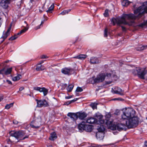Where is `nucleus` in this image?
I'll return each mask as SVG.
<instances>
[{"instance_id":"37","label":"nucleus","mask_w":147,"mask_h":147,"mask_svg":"<svg viewBox=\"0 0 147 147\" xmlns=\"http://www.w3.org/2000/svg\"><path fill=\"white\" fill-rule=\"evenodd\" d=\"M13 105V103H11L5 106V108L6 109H9Z\"/></svg>"},{"instance_id":"44","label":"nucleus","mask_w":147,"mask_h":147,"mask_svg":"<svg viewBox=\"0 0 147 147\" xmlns=\"http://www.w3.org/2000/svg\"><path fill=\"white\" fill-rule=\"evenodd\" d=\"M120 113V111L118 110H116L115 112L114 113V114L116 115H118Z\"/></svg>"},{"instance_id":"52","label":"nucleus","mask_w":147,"mask_h":147,"mask_svg":"<svg viewBox=\"0 0 147 147\" xmlns=\"http://www.w3.org/2000/svg\"><path fill=\"white\" fill-rule=\"evenodd\" d=\"M13 122V123L16 124L18 123V122L16 120H14Z\"/></svg>"},{"instance_id":"54","label":"nucleus","mask_w":147,"mask_h":147,"mask_svg":"<svg viewBox=\"0 0 147 147\" xmlns=\"http://www.w3.org/2000/svg\"><path fill=\"white\" fill-rule=\"evenodd\" d=\"M106 117L107 118H110L111 117V114H108V115H107Z\"/></svg>"},{"instance_id":"17","label":"nucleus","mask_w":147,"mask_h":147,"mask_svg":"<svg viewBox=\"0 0 147 147\" xmlns=\"http://www.w3.org/2000/svg\"><path fill=\"white\" fill-rule=\"evenodd\" d=\"M86 123V122L84 121H82L81 123L78 124V127L79 130L80 131H82L84 130Z\"/></svg>"},{"instance_id":"24","label":"nucleus","mask_w":147,"mask_h":147,"mask_svg":"<svg viewBox=\"0 0 147 147\" xmlns=\"http://www.w3.org/2000/svg\"><path fill=\"white\" fill-rule=\"evenodd\" d=\"M45 69V67L40 64H38L37 65L36 69L37 71L43 70Z\"/></svg>"},{"instance_id":"46","label":"nucleus","mask_w":147,"mask_h":147,"mask_svg":"<svg viewBox=\"0 0 147 147\" xmlns=\"http://www.w3.org/2000/svg\"><path fill=\"white\" fill-rule=\"evenodd\" d=\"M101 146L98 145H92L90 147H101Z\"/></svg>"},{"instance_id":"39","label":"nucleus","mask_w":147,"mask_h":147,"mask_svg":"<svg viewBox=\"0 0 147 147\" xmlns=\"http://www.w3.org/2000/svg\"><path fill=\"white\" fill-rule=\"evenodd\" d=\"M83 90L82 88L80 87H78L76 90V91L77 92H80L82 91Z\"/></svg>"},{"instance_id":"57","label":"nucleus","mask_w":147,"mask_h":147,"mask_svg":"<svg viewBox=\"0 0 147 147\" xmlns=\"http://www.w3.org/2000/svg\"><path fill=\"white\" fill-rule=\"evenodd\" d=\"M2 24V21L1 20V18H0V27Z\"/></svg>"},{"instance_id":"27","label":"nucleus","mask_w":147,"mask_h":147,"mask_svg":"<svg viewBox=\"0 0 147 147\" xmlns=\"http://www.w3.org/2000/svg\"><path fill=\"white\" fill-rule=\"evenodd\" d=\"M28 28V27H25L24 29L21 30L20 32L17 33V35H18L19 36H20L21 35L25 33L27 31Z\"/></svg>"},{"instance_id":"40","label":"nucleus","mask_w":147,"mask_h":147,"mask_svg":"<svg viewBox=\"0 0 147 147\" xmlns=\"http://www.w3.org/2000/svg\"><path fill=\"white\" fill-rule=\"evenodd\" d=\"M108 11H109V10L108 9H106L105 10V12L104 13V15L105 17H107L108 16H109Z\"/></svg>"},{"instance_id":"6","label":"nucleus","mask_w":147,"mask_h":147,"mask_svg":"<svg viewBox=\"0 0 147 147\" xmlns=\"http://www.w3.org/2000/svg\"><path fill=\"white\" fill-rule=\"evenodd\" d=\"M135 114V111L132 108H128L126 109L125 112L121 115V119H127L133 117Z\"/></svg>"},{"instance_id":"58","label":"nucleus","mask_w":147,"mask_h":147,"mask_svg":"<svg viewBox=\"0 0 147 147\" xmlns=\"http://www.w3.org/2000/svg\"><path fill=\"white\" fill-rule=\"evenodd\" d=\"M78 100V99L77 98H75L74 99V102L75 101L77 100Z\"/></svg>"},{"instance_id":"29","label":"nucleus","mask_w":147,"mask_h":147,"mask_svg":"<svg viewBox=\"0 0 147 147\" xmlns=\"http://www.w3.org/2000/svg\"><path fill=\"white\" fill-rule=\"evenodd\" d=\"M21 77V75L20 74L18 75L17 76H15L12 78L13 80L14 81H17L19 80Z\"/></svg>"},{"instance_id":"62","label":"nucleus","mask_w":147,"mask_h":147,"mask_svg":"<svg viewBox=\"0 0 147 147\" xmlns=\"http://www.w3.org/2000/svg\"><path fill=\"white\" fill-rule=\"evenodd\" d=\"M24 23L26 24L27 26H28V24H27V22L26 21H24Z\"/></svg>"},{"instance_id":"13","label":"nucleus","mask_w":147,"mask_h":147,"mask_svg":"<svg viewBox=\"0 0 147 147\" xmlns=\"http://www.w3.org/2000/svg\"><path fill=\"white\" fill-rule=\"evenodd\" d=\"M11 29V27H9L6 32H3L1 39H2L1 41V43H2L7 38L10 34V31Z\"/></svg>"},{"instance_id":"36","label":"nucleus","mask_w":147,"mask_h":147,"mask_svg":"<svg viewBox=\"0 0 147 147\" xmlns=\"http://www.w3.org/2000/svg\"><path fill=\"white\" fill-rule=\"evenodd\" d=\"M71 11L70 9H68L67 10H65L63 11L61 13L59 14V15L61 14L62 15H64L66 14H67L69 12Z\"/></svg>"},{"instance_id":"16","label":"nucleus","mask_w":147,"mask_h":147,"mask_svg":"<svg viewBox=\"0 0 147 147\" xmlns=\"http://www.w3.org/2000/svg\"><path fill=\"white\" fill-rule=\"evenodd\" d=\"M67 115L70 117L73 120H76L78 118V115L76 114L72 113H69Z\"/></svg>"},{"instance_id":"23","label":"nucleus","mask_w":147,"mask_h":147,"mask_svg":"<svg viewBox=\"0 0 147 147\" xmlns=\"http://www.w3.org/2000/svg\"><path fill=\"white\" fill-rule=\"evenodd\" d=\"M90 62L91 63L95 64L98 63L99 61L97 58L92 57L90 59Z\"/></svg>"},{"instance_id":"60","label":"nucleus","mask_w":147,"mask_h":147,"mask_svg":"<svg viewBox=\"0 0 147 147\" xmlns=\"http://www.w3.org/2000/svg\"><path fill=\"white\" fill-rule=\"evenodd\" d=\"M119 99V98H115L114 99V100H118Z\"/></svg>"},{"instance_id":"12","label":"nucleus","mask_w":147,"mask_h":147,"mask_svg":"<svg viewBox=\"0 0 147 147\" xmlns=\"http://www.w3.org/2000/svg\"><path fill=\"white\" fill-rule=\"evenodd\" d=\"M112 89V92L115 94H118L121 96L123 95L124 94V91L118 87H115L114 90Z\"/></svg>"},{"instance_id":"18","label":"nucleus","mask_w":147,"mask_h":147,"mask_svg":"<svg viewBox=\"0 0 147 147\" xmlns=\"http://www.w3.org/2000/svg\"><path fill=\"white\" fill-rule=\"evenodd\" d=\"M86 122L90 124L94 123L97 122V120L94 118L90 117L86 120Z\"/></svg>"},{"instance_id":"22","label":"nucleus","mask_w":147,"mask_h":147,"mask_svg":"<svg viewBox=\"0 0 147 147\" xmlns=\"http://www.w3.org/2000/svg\"><path fill=\"white\" fill-rule=\"evenodd\" d=\"M86 57V55H79L77 56L73 57V58L78 59L80 60H83Z\"/></svg>"},{"instance_id":"8","label":"nucleus","mask_w":147,"mask_h":147,"mask_svg":"<svg viewBox=\"0 0 147 147\" xmlns=\"http://www.w3.org/2000/svg\"><path fill=\"white\" fill-rule=\"evenodd\" d=\"M61 72L65 75L69 76L74 73V70L73 69L70 67H65L61 69Z\"/></svg>"},{"instance_id":"5","label":"nucleus","mask_w":147,"mask_h":147,"mask_svg":"<svg viewBox=\"0 0 147 147\" xmlns=\"http://www.w3.org/2000/svg\"><path fill=\"white\" fill-rule=\"evenodd\" d=\"M147 73V70L145 68L136 67V69L133 70L132 73L134 75H137L140 78L145 79L144 76Z\"/></svg>"},{"instance_id":"51","label":"nucleus","mask_w":147,"mask_h":147,"mask_svg":"<svg viewBox=\"0 0 147 147\" xmlns=\"http://www.w3.org/2000/svg\"><path fill=\"white\" fill-rule=\"evenodd\" d=\"M72 96H67L65 97V98L68 99L72 97Z\"/></svg>"},{"instance_id":"50","label":"nucleus","mask_w":147,"mask_h":147,"mask_svg":"<svg viewBox=\"0 0 147 147\" xmlns=\"http://www.w3.org/2000/svg\"><path fill=\"white\" fill-rule=\"evenodd\" d=\"M112 82L111 81H108V82H105V84H111Z\"/></svg>"},{"instance_id":"11","label":"nucleus","mask_w":147,"mask_h":147,"mask_svg":"<svg viewBox=\"0 0 147 147\" xmlns=\"http://www.w3.org/2000/svg\"><path fill=\"white\" fill-rule=\"evenodd\" d=\"M33 89L37 91H39L40 92H43L44 96H46L48 92V90L44 87H36L33 88Z\"/></svg>"},{"instance_id":"19","label":"nucleus","mask_w":147,"mask_h":147,"mask_svg":"<svg viewBox=\"0 0 147 147\" xmlns=\"http://www.w3.org/2000/svg\"><path fill=\"white\" fill-rule=\"evenodd\" d=\"M96 137L97 139L100 140L102 139L104 137L103 133L98 132L96 134Z\"/></svg>"},{"instance_id":"55","label":"nucleus","mask_w":147,"mask_h":147,"mask_svg":"<svg viewBox=\"0 0 147 147\" xmlns=\"http://www.w3.org/2000/svg\"><path fill=\"white\" fill-rule=\"evenodd\" d=\"M70 104V103L69 101L66 102H65V104L67 105H68Z\"/></svg>"},{"instance_id":"21","label":"nucleus","mask_w":147,"mask_h":147,"mask_svg":"<svg viewBox=\"0 0 147 147\" xmlns=\"http://www.w3.org/2000/svg\"><path fill=\"white\" fill-rule=\"evenodd\" d=\"M57 138L56 134L55 132H53L51 134V136L49 138L50 140H54L56 139Z\"/></svg>"},{"instance_id":"26","label":"nucleus","mask_w":147,"mask_h":147,"mask_svg":"<svg viewBox=\"0 0 147 147\" xmlns=\"http://www.w3.org/2000/svg\"><path fill=\"white\" fill-rule=\"evenodd\" d=\"M131 3V2H130L127 0H123L121 4L122 6L127 7Z\"/></svg>"},{"instance_id":"64","label":"nucleus","mask_w":147,"mask_h":147,"mask_svg":"<svg viewBox=\"0 0 147 147\" xmlns=\"http://www.w3.org/2000/svg\"><path fill=\"white\" fill-rule=\"evenodd\" d=\"M146 146H147V142H146Z\"/></svg>"},{"instance_id":"25","label":"nucleus","mask_w":147,"mask_h":147,"mask_svg":"<svg viewBox=\"0 0 147 147\" xmlns=\"http://www.w3.org/2000/svg\"><path fill=\"white\" fill-rule=\"evenodd\" d=\"M92 125H87L86 123L85 129H84V130L86 131H87L90 132L92 130Z\"/></svg>"},{"instance_id":"43","label":"nucleus","mask_w":147,"mask_h":147,"mask_svg":"<svg viewBox=\"0 0 147 147\" xmlns=\"http://www.w3.org/2000/svg\"><path fill=\"white\" fill-rule=\"evenodd\" d=\"M44 23V22L43 21H42L41 23V24L39 26H37V27H36L35 28V29L36 30H37L39 28H40V26L43 24Z\"/></svg>"},{"instance_id":"10","label":"nucleus","mask_w":147,"mask_h":147,"mask_svg":"<svg viewBox=\"0 0 147 147\" xmlns=\"http://www.w3.org/2000/svg\"><path fill=\"white\" fill-rule=\"evenodd\" d=\"M40 120L38 119L32 121L30 124L31 127L34 128H39L40 127Z\"/></svg>"},{"instance_id":"30","label":"nucleus","mask_w":147,"mask_h":147,"mask_svg":"<svg viewBox=\"0 0 147 147\" xmlns=\"http://www.w3.org/2000/svg\"><path fill=\"white\" fill-rule=\"evenodd\" d=\"M19 36L18 35H17V34H15L13 36H12L10 37L9 38V40H15Z\"/></svg>"},{"instance_id":"47","label":"nucleus","mask_w":147,"mask_h":147,"mask_svg":"<svg viewBox=\"0 0 147 147\" xmlns=\"http://www.w3.org/2000/svg\"><path fill=\"white\" fill-rule=\"evenodd\" d=\"M48 58L47 56L45 55H42L41 57V58L42 59H45V58Z\"/></svg>"},{"instance_id":"34","label":"nucleus","mask_w":147,"mask_h":147,"mask_svg":"<svg viewBox=\"0 0 147 147\" xmlns=\"http://www.w3.org/2000/svg\"><path fill=\"white\" fill-rule=\"evenodd\" d=\"M105 128L102 125H100V127H99L98 128V132L103 133V132L105 131Z\"/></svg>"},{"instance_id":"41","label":"nucleus","mask_w":147,"mask_h":147,"mask_svg":"<svg viewBox=\"0 0 147 147\" xmlns=\"http://www.w3.org/2000/svg\"><path fill=\"white\" fill-rule=\"evenodd\" d=\"M107 29L106 28L104 31V36L107 37Z\"/></svg>"},{"instance_id":"3","label":"nucleus","mask_w":147,"mask_h":147,"mask_svg":"<svg viewBox=\"0 0 147 147\" xmlns=\"http://www.w3.org/2000/svg\"><path fill=\"white\" fill-rule=\"evenodd\" d=\"M26 134L24 131H11L9 132L10 136L14 137L18 140H24L26 138H28L29 136L26 135L24 137Z\"/></svg>"},{"instance_id":"48","label":"nucleus","mask_w":147,"mask_h":147,"mask_svg":"<svg viewBox=\"0 0 147 147\" xmlns=\"http://www.w3.org/2000/svg\"><path fill=\"white\" fill-rule=\"evenodd\" d=\"M111 74L110 73H107L106 74V76L108 78H109L110 77H111Z\"/></svg>"},{"instance_id":"28","label":"nucleus","mask_w":147,"mask_h":147,"mask_svg":"<svg viewBox=\"0 0 147 147\" xmlns=\"http://www.w3.org/2000/svg\"><path fill=\"white\" fill-rule=\"evenodd\" d=\"M147 48V45L140 46L136 48V50L138 51H141L146 49Z\"/></svg>"},{"instance_id":"7","label":"nucleus","mask_w":147,"mask_h":147,"mask_svg":"<svg viewBox=\"0 0 147 147\" xmlns=\"http://www.w3.org/2000/svg\"><path fill=\"white\" fill-rule=\"evenodd\" d=\"M105 77V74H99L94 79L93 78L90 79V80H93V82H91V83L92 84H94L102 82L104 81Z\"/></svg>"},{"instance_id":"42","label":"nucleus","mask_w":147,"mask_h":147,"mask_svg":"<svg viewBox=\"0 0 147 147\" xmlns=\"http://www.w3.org/2000/svg\"><path fill=\"white\" fill-rule=\"evenodd\" d=\"M98 121L101 124H102L105 123V120L102 119H99Z\"/></svg>"},{"instance_id":"31","label":"nucleus","mask_w":147,"mask_h":147,"mask_svg":"<svg viewBox=\"0 0 147 147\" xmlns=\"http://www.w3.org/2000/svg\"><path fill=\"white\" fill-rule=\"evenodd\" d=\"M74 87V85L73 84H70L68 85L67 88V90L68 92H70L73 89Z\"/></svg>"},{"instance_id":"32","label":"nucleus","mask_w":147,"mask_h":147,"mask_svg":"<svg viewBox=\"0 0 147 147\" xmlns=\"http://www.w3.org/2000/svg\"><path fill=\"white\" fill-rule=\"evenodd\" d=\"M95 116L99 119H102L103 117V116L99 113H96Z\"/></svg>"},{"instance_id":"35","label":"nucleus","mask_w":147,"mask_h":147,"mask_svg":"<svg viewBox=\"0 0 147 147\" xmlns=\"http://www.w3.org/2000/svg\"><path fill=\"white\" fill-rule=\"evenodd\" d=\"M54 5L53 4L46 11L47 12H50L53 10L54 8Z\"/></svg>"},{"instance_id":"9","label":"nucleus","mask_w":147,"mask_h":147,"mask_svg":"<svg viewBox=\"0 0 147 147\" xmlns=\"http://www.w3.org/2000/svg\"><path fill=\"white\" fill-rule=\"evenodd\" d=\"M36 101L37 102V107H46L49 106L48 103L45 100H38L36 99Z\"/></svg>"},{"instance_id":"63","label":"nucleus","mask_w":147,"mask_h":147,"mask_svg":"<svg viewBox=\"0 0 147 147\" xmlns=\"http://www.w3.org/2000/svg\"><path fill=\"white\" fill-rule=\"evenodd\" d=\"M3 99V98H0V102Z\"/></svg>"},{"instance_id":"1","label":"nucleus","mask_w":147,"mask_h":147,"mask_svg":"<svg viewBox=\"0 0 147 147\" xmlns=\"http://www.w3.org/2000/svg\"><path fill=\"white\" fill-rule=\"evenodd\" d=\"M145 12L144 8L143 6L139 7L137 9L134 10L135 14H138V16H135L133 14H123L121 18H113L111 19V22L113 25L116 24L117 25L120 26L121 24H123L129 26H131L134 22V21L140 18Z\"/></svg>"},{"instance_id":"15","label":"nucleus","mask_w":147,"mask_h":147,"mask_svg":"<svg viewBox=\"0 0 147 147\" xmlns=\"http://www.w3.org/2000/svg\"><path fill=\"white\" fill-rule=\"evenodd\" d=\"M9 3V0H2L0 3L1 5L5 9L7 8Z\"/></svg>"},{"instance_id":"33","label":"nucleus","mask_w":147,"mask_h":147,"mask_svg":"<svg viewBox=\"0 0 147 147\" xmlns=\"http://www.w3.org/2000/svg\"><path fill=\"white\" fill-rule=\"evenodd\" d=\"M97 104L96 103H92L90 105V106L93 109H97Z\"/></svg>"},{"instance_id":"53","label":"nucleus","mask_w":147,"mask_h":147,"mask_svg":"<svg viewBox=\"0 0 147 147\" xmlns=\"http://www.w3.org/2000/svg\"><path fill=\"white\" fill-rule=\"evenodd\" d=\"M6 81L7 82V83L9 84H12L11 81H9V80H7Z\"/></svg>"},{"instance_id":"14","label":"nucleus","mask_w":147,"mask_h":147,"mask_svg":"<svg viewBox=\"0 0 147 147\" xmlns=\"http://www.w3.org/2000/svg\"><path fill=\"white\" fill-rule=\"evenodd\" d=\"M12 68L11 67L8 68L7 69H6L4 68L0 70V74L3 75H7L10 74L12 71Z\"/></svg>"},{"instance_id":"2","label":"nucleus","mask_w":147,"mask_h":147,"mask_svg":"<svg viewBox=\"0 0 147 147\" xmlns=\"http://www.w3.org/2000/svg\"><path fill=\"white\" fill-rule=\"evenodd\" d=\"M113 120H111L110 119L107 120L106 123L108 126L109 128L111 130H117L119 131H121L123 130H125L126 126L123 124L118 123L116 124H113Z\"/></svg>"},{"instance_id":"20","label":"nucleus","mask_w":147,"mask_h":147,"mask_svg":"<svg viewBox=\"0 0 147 147\" xmlns=\"http://www.w3.org/2000/svg\"><path fill=\"white\" fill-rule=\"evenodd\" d=\"M78 117L80 119L82 120L86 117L87 114L84 112L79 113H78Z\"/></svg>"},{"instance_id":"45","label":"nucleus","mask_w":147,"mask_h":147,"mask_svg":"<svg viewBox=\"0 0 147 147\" xmlns=\"http://www.w3.org/2000/svg\"><path fill=\"white\" fill-rule=\"evenodd\" d=\"M121 27L123 31H125L126 30V28L125 27L123 26H121Z\"/></svg>"},{"instance_id":"59","label":"nucleus","mask_w":147,"mask_h":147,"mask_svg":"<svg viewBox=\"0 0 147 147\" xmlns=\"http://www.w3.org/2000/svg\"><path fill=\"white\" fill-rule=\"evenodd\" d=\"M43 62L44 61H42L39 64H41V63H43Z\"/></svg>"},{"instance_id":"61","label":"nucleus","mask_w":147,"mask_h":147,"mask_svg":"<svg viewBox=\"0 0 147 147\" xmlns=\"http://www.w3.org/2000/svg\"><path fill=\"white\" fill-rule=\"evenodd\" d=\"M118 100H123V99L121 98H119V99Z\"/></svg>"},{"instance_id":"4","label":"nucleus","mask_w":147,"mask_h":147,"mask_svg":"<svg viewBox=\"0 0 147 147\" xmlns=\"http://www.w3.org/2000/svg\"><path fill=\"white\" fill-rule=\"evenodd\" d=\"M139 121L138 117L134 116L126 121V125L128 128H132L136 126L138 124Z\"/></svg>"},{"instance_id":"49","label":"nucleus","mask_w":147,"mask_h":147,"mask_svg":"<svg viewBox=\"0 0 147 147\" xmlns=\"http://www.w3.org/2000/svg\"><path fill=\"white\" fill-rule=\"evenodd\" d=\"M24 89V88L23 87H21L20 88L19 90L20 91H21Z\"/></svg>"},{"instance_id":"56","label":"nucleus","mask_w":147,"mask_h":147,"mask_svg":"<svg viewBox=\"0 0 147 147\" xmlns=\"http://www.w3.org/2000/svg\"><path fill=\"white\" fill-rule=\"evenodd\" d=\"M69 101L70 102V103L71 104V103L74 102V100H71Z\"/></svg>"},{"instance_id":"38","label":"nucleus","mask_w":147,"mask_h":147,"mask_svg":"<svg viewBox=\"0 0 147 147\" xmlns=\"http://www.w3.org/2000/svg\"><path fill=\"white\" fill-rule=\"evenodd\" d=\"M147 25V22H146L143 23H141L138 25V26L139 27H141L142 28L144 26Z\"/></svg>"}]
</instances>
